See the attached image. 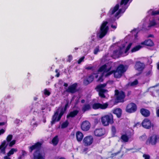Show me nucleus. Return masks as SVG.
Returning a JSON list of instances; mask_svg holds the SVG:
<instances>
[{
    "mask_svg": "<svg viewBox=\"0 0 159 159\" xmlns=\"http://www.w3.org/2000/svg\"><path fill=\"white\" fill-rule=\"evenodd\" d=\"M101 122L104 126H108L110 124L112 125L114 123L113 115L111 113H109L102 117Z\"/></svg>",
    "mask_w": 159,
    "mask_h": 159,
    "instance_id": "obj_2",
    "label": "nucleus"
},
{
    "mask_svg": "<svg viewBox=\"0 0 159 159\" xmlns=\"http://www.w3.org/2000/svg\"><path fill=\"white\" fill-rule=\"evenodd\" d=\"M5 132V130L3 129H0V135L3 134Z\"/></svg>",
    "mask_w": 159,
    "mask_h": 159,
    "instance_id": "obj_55",
    "label": "nucleus"
},
{
    "mask_svg": "<svg viewBox=\"0 0 159 159\" xmlns=\"http://www.w3.org/2000/svg\"><path fill=\"white\" fill-rule=\"evenodd\" d=\"M94 135L96 136L101 137L105 134V131L102 128L96 129L94 131Z\"/></svg>",
    "mask_w": 159,
    "mask_h": 159,
    "instance_id": "obj_14",
    "label": "nucleus"
},
{
    "mask_svg": "<svg viewBox=\"0 0 159 159\" xmlns=\"http://www.w3.org/2000/svg\"><path fill=\"white\" fill-rule=\"evenodd\" d=\"M151 73V71H149L147 73H146V75L147 76H148Z\"/></svg>",
    "mask_w": 159,
    "mask_h": 159,
    "instance_id": "obj_63",
    "label": "nucleus"
},
{
    "mask_svg": "<svg viewBox=\"0 0 159 159\" xmlns=\"http://www.w3.org/2000/svg\"><path fill=\"white\" fill-rule=\"evenodd\" d=\"M65 111L62 108L61 109L59 114L58 115V118L57 119V121H59L60 120L62 116H63V115L64 114V112Z\"/></svg>",
    "mask_w": 159,
    "mask_h": 159,
    "instance_id": "obj_32",
    "label": "nucleus"
},
{
    "mask_svg": "<svg viewBox=\"0 0 159 159\" xmlns=\"http://www.w3.org/2000/svg\"><path fill=\"white\" fill-rule=\"evenodd\" d=\"M69 100H66V103L65 105V107H64V109H63V110L65 111H66L67 108L69 107Z\"/></svg>",
    "mask_w": 159,
    "mask_h": 159,
    "instance_id": "obj_46",
    "label": "nucleus"
},
{
    "mask_svg": "<svg viewBox=\"0 0 159 159\" xmlns=\"http://www.w3.org/2000/svg\"><path fill=\"white\" fill-rule=\"evenodd\" d=\"M118 50H116L113 51V56L115 57H119L118 54Z\"/></svg>",
    "mask_w": 159,
    "mask_h": 159,
    "instance_id": "obj_41",
    "label": "nucleus"
},
{
    "mask_svg": "<svg viewBox=\"0 0 159 159\" xmlns=\"http://www.w3.org/2000/svg\"><path fill=\"white\" fill-rule=\"evenodd\" d=\"M120 139L125 142H128L129 139L128 136L126 134L122 135L121 136Z\"/></svg>",
    "mask_w": 159,
    "mask_h": 159,
    "instance_id": "obj_27",
    "label": "nucleus"
},
{
    "mask_svg": "<svg viewBox=\"0 0 159 159\" xmlns=\"http://www.w3.org/2000/svg\"><path fill=\"white\" fill-rule=\"evenodd\" d=\"M119 4H117L113 8H111L109 11L108 14L110 16L113 15L119 9Z\"/></svg>",
    "mask_w": 159,
    "mask_h": 159,
    "instance_id": "obj_18",
    "label": "nucleus"
},
{
    "mask_svg": "<svg viewBox=\"0 0 159 159\" xmlns=\"http://www.w3.org/2000/svg\"><path fill=\"white\" fill-rule=\"evenodd\" d=\"M107 72V74L105 75V76L106 77L108 76L109 75H111V74H113L114 77L116 78H117V77L116 76L115 74V73H116L115 70H113L110 71H108Z\"/></svg>",
    "mask_w": 159,
    "mask_h": 159,
    "instance_id": "obj_31",
    "label": "nucleus"
},
{
    "mask_svg": "<svg viewBox=\"0 0 159 159\" xmlns=\"http://www.w3.org/2000/svg\"><path fill=\"white\" fill-rule=\"evenodd\" d=\"M140 112L141 115L144 117H148L150 115V111L147 109L142 108L140 109Z\"/></svg>",
    "mask_w": 159,
    "mask_h": 159,
    "instance_id": "obj_15",
    "label": "nucleus"
},
{
    "mask_svg": "<svg viewBox=\"0 0 159 159\" xmlns=\"http://www.w3.org/2000/svg\"><path fill=\"white\" fill-rule=\"evenodd\" d=\"M52 142L54 145H57L59 142L57 136H56L54 137L52 139Z\"/></svg>",
    "mask_w": 159,
    "mask_h": 159,
    "instance_id": "obj_26",
    "label": "nucleus"
},
{
    "mask_svg": "<svg viewBox=\"0 0 159 159\" xmlns=\"http://www.w3.org/2000/svg\"><path fill=\"white\" fill-rule=\"evenodd\" d=\"M141 44L146 45L149 47H152L154 45L153 41L150 39L146 40L141 43Z\"/></svg>",
    "mask_w": 159,
    "mask_h": 159,
    "instance_id": "obj_16",
    "label": "nucleus"
},
{
    "mask_svg": "<svg viewBox=\"0 0 159 159\" xmlns=\"http://www.w3.org/2000/svg\"><path fill=\"white\" fill-rule=\"evenodd\" d=\"M44 94L45 95L49 96L51 94V93L47 89L44 90Z\"/></svg>",
    "mask_w": 159,
    "mask_h": 159,
    "instance_id": "obj_45",
    "label": "nucleus"
},
{
    "mask_svg": "<svg viewBox=\"0 0 159 159\" xmlns=\"http://www.w3.org/2000/svg\"><path fill=\"white\" fill-rule=\"evenodd\" d=\"M138 84V80L136 79L134 81L130 83V86H133L137 85Z\"/></svg>",
    "mask_w": 159,
    "mask_h": 159,
    "instance_id": "obj_39",
    "label": "nucleus"
},
{
    "mask_svg": "<svg viewBox=\"0 0 159 159\" xmlns=\"http://www.w3.org/2000/svg\"><path fill=\"white\" fill-rule=\"evenodd\" d=\"M116 130L115 127L114 126H112L111 127V132L112 135L114 136L116 133Z\"/></svg>",
    "mask_w": 159,
    "mask_h": 159,
    "instance_id": "obj_35",
    "label": "nucleus"
},
{
    "mask_svg": "<svg viewBox=\"0 0 159 159\" xmlns=\"http://www.w3.org/2000/svg\"><path fill=\"white\" fill-rule=\"evenodd\" d=\"M143 157L144 158V159H150V156L149 155L144 154L143 156Z\"/></svg>",
    "mask_w": 159,
    "mask_h": 159,
    "instance_id": "obj_52",
    "label": "nucleus"
},
{
    "mask_svg": "<svg viewBox=\"0 0 159 159\" xmlns=\"http://www.w3.org/2000/svg\"><path fill=\"white\" fill-rule=\"evenodd\" d=\"M85 69L88 70H91L92 71H94V70L95 67L94 66H89L86 67Z\"/></svg>",
    "mask_w": 159,
    "mask_h": 159,
    "instance_id": "obj_44",
    "label": "nucleus"
},
{
    "mask_svg": "<svg viewBox=\"0 0 159 159\" xmlns=\"http://www.w3.org/2000/svg\"><path fill=\"white\" fill-rule=\"evenodd\" d=\"M122 112V110L120 108H117L113 110V113L115 114L118 118H119L121 116Z\"/></svg>",
    "mask_w": 159,
    "mask_h": 159,
    "instance_id": "obj_22",
    "label": "nucleus"
},
{
    "mask_svg": "<svg viewBox=\"0 0 159 159\" xmlns=\"http://www.w3.org/2000/svg\"><path fill=\"white\" fill-rule=\"evenodd\" d=\"M115 95L116 96V103L123 102L125 97V93L123 91L119 92L118 90L116 89L115 91Z\"/></svg>",
    "mask_w": 159,
    "mask_h": 159,
    "instance_id": "obj_4",
    "label": "nucleus"
},
{
    "mask_svg": "<svg viewBox=\"0 0 159 159\" xmlns=\"http://www.w3.org/2000/svg\"><path fill=\"white\" fill-rule=\"evenodd\" d=\"M142 126L146 129H150L153 125L151 123L150 120L148 118H145L143 121L141 123Z\"/></svg>",
    "mask_w": 159,
    "mask_h": 159,
    "instance_id": "obj_10",
    "label": "nucleus"
},
{
    "mask_svg": "<svg viewBox=\"0 0 159 159\" xmlns=\"http://www.w3.org/2000/svg\"><path fill=\"white\" fill-rule=\"evenodd\" d=\"M145 67L144 64L143 63L141 62L140 61H137L134 66L135 69L140 72L143 71Z\"/></svg>",
    "mask_w": 159,
    "mask_h": 159,
    "instance_id": "obj_11",
    "label": "nucleus"
},
{
    "mask_svg": "<svg viewBox=\"0 0 159 159\" xmlns=\"http://www.w3.org/2000/svg\"><path fill=\"white\" fill-rule=\"evenodd\" d=\"M108 104L107 102H106L103 104L99 103H94L92 105V108L94 110H97L98 109H105L108 107Z\"/></svg>",
    "mask_w": 159,
    "mask_h": 159,
    "instance_id": "obj_8",
    "label": "nucleus"
},
{
    "mask_svg": "<svg viewBox=\"0 0 159 159\" xmlns=\"http://www.w3.org/2000/svg\"><path fill=\"white\" fill-rule=\"evenodd\" d=\"M142 47V46L140 45H137L131 49V52H135L139 50Z\"/></svg>",
    "mask_w": 159,
    "mask_h": 159,
    "instance_id": "obj_28",
    "label": "nucleus"
},
{
    "mask_svg": "<svg viewBox=\"0 0 159 159\" xmlns=\"http://www.w3.org/2000/svg\"><path fill=\"white\" fill-rule=\"evenodd\" d=\"M63 85L64 86H65V87H67L68 86V84H67L66 83H64L63 84Z\"/></svg>",
    "mask_w": 159,
    "mask_h": 159,
    "instance_id": "obj_64",
    "label": "nucleus"
},
{
    "mask_svg": "<svg viewBox=\"0 0 159 159\" xmlns=\"http://www.w3.org/2000/svg\"><path fill=\"white\" fill-rule=\"evenodd\" d=\"M79 112V111L75 110L70 111L66 116V118H68L70 117L73 118Z\"/></svg>",
    "mask_w": 159,
    "mask_h": 159,
    "instance_id": "obj_19",
    "label": "nucleus"
},
{
    "mask_svg": "<svg viewBox=\"0 0 159 159\" xmlns=\"http://www.w3.org/2000/svg\"><path fill=\"white\" fill-rule=\"evenodd\" d=\"M129 1V0H121L120 3V6L122 5H126Z\"/></svg>",
    "mask_w": 159,
    "mask_h": 159,
    "instance_id": "obj_36",
    "label": "nucleus"
},
{
    "mask_svg": "<svg viewBox=\"0 0 159 159\" xmlns=\"http://www.w3.org/2000/svg\"><path fill=\"white\" fill-rule=\"evenodd\" d=\"M111 67H110L109 68H108V69H107L106 68V71H105V72H108V71H110V70L111 69Z\"/></svg>",
    "mask_w": 159,
    "mask_h": 159,
    "instance_id": "obj_62",
    "label": "nucleus"
},
{
    "mask_svg": "<svg viewBox=\"0 0 159 159\" xmlns=\"http://www.w3.org/2000/svg\"><path fill=\"white\" fill-rule=\"evenodd\" d=\"M126 70L125 66L123 64H120L115 70L116 73L115 75L117 78H120L122 74Z\"/></svg>",
    "mask_w": 159,
    "mask_h": 159,
    "instance_id": "obj_5",
    "label": "nucleus"
},
{
    "mask_svg": "<svg viewBox=\"0 0 159 159\" xmlns=\"http://www.w3.org/2000/svg\"><path fill=\"white\" fill-rule=\"evenodd\" d=\"M137 110L136 105L133 102H131L128 104L125 108L126 111L129 113L135 112Z\"/></svg>",
    "mask_w": 159,
    "mask_h": 159,
    "instance_id": "obj_6",
    "label": "nucleus"
},
{
    "mask_svg": "<svg viewBox=\"0 0 159 159\" xmlns=\"http://www.w3.org/2000/svg\"><path fill=\"white\" fill-rule=\"evenodd\" d=\"M78 84L75 83L72 84L68 86V88L66 90V91L68 93L72 94L75 93L78 91L79 90L77 89Z\"/></svg>",
    "mask_w": 159,
    "mask_h": 159,
    "instance_id": "obj_9",
    "label": "nucleus"
},
{
    "mask_svg": "<svg viewBox=\"0 0 159 159\" xmlns=\"http://www.w3.org/2000/svg\"><path fill=\"white\" fill-rule=\"evenodd\" d=\"M95 37L94 35H92L91 38V40L92 41L95 42V39L94 38V37Z\"/></svg>",
    "mask_w": 159,
    "mask_h": 159,
    "instance_id": "obj_56",
    "label": "nucleus"
},
{
    "mask_svg": "<svg viewBox=\"0 0 159 159\" xmlns=\"http://www.w3.org/2000/svg\"><path fill=\"white\" fill-rule=\"evenodd\" d=\"M107 85V84L104 83L101 84L97 86L95 89H103V88H105Z\"/></svg>",
    "mask_w": 159,
    "mask_h": 159,
    "instance_id": "obj_33",
    "label": "nucleus"
},
{
    "mask_svg": "<svg viewBox=\"0 0 159 159\" xmlns=\"http://www.w3.org/2000/svg\"><path fill=\"white\" fill-rule=\"evenodd\" d=\"M107 68V66L106 64H104L101 66L98 69V71L100 72L104 71L105 72Z\"/></svg>",
    "mask_w": 159,
    "mask_h": 159,
    "instance_id": "obj_29",
    "label": "nucleus"
},
{
    "mask_svg": "<svg viewBox=\"0 0 159 159\" xmlns=\"http://www.w3.org/2000/svg\"><path fill=\"white\" fill-rule=\"evenodd\" d=\"M76 136L77 140L78 142L81 141L84 137L83 134L80 131H78L76 132Z\"/></svg>",
    "mask_w": 159,
    "mask_h": 159,
    "instance_id": "obj_23",
    "label": "nucleus"
},
{
    "mask_svg": "<svg viewBox=\"0 0 159 159\" xmlns=\"http://www.w3.org/2000/svg\"><path fill=\"white\" fill-rule=\"evenodd\" d=\"M89 81H91V83L94 80V77L92 75H90L87 78Z\"/></svg>",
    "mask_w": 159,
    "mask_h": 159,
    "instance_id": "obj_49",
    "label": "nucleus"
},
{
    "mask_svg": "<svg viewBox=\"0 0 159 159\" xmlns=\"http://www.w3.org/2000/svg\"><path fill=\"white\" fill-rule=\"evenodd\" d=\"M97 91H98L99 96L101 98H105L106 96L104 93L107 92V90L106 89H96Z\"/></svg>",
    "mask_w": 159,
    "mask_h": 159,
    "instance_id": "obj_21",
    "label": "nucleus"
},
{
    "mask_svg": "<svg viewBox=\"0 0 159 159\" xmlns=\"http://www.w3.org/2000/svg\"><path fill=\"white\" fill-rule=\"evenodd\" d=\"M27 154V153L26 151L24 150H22V156L24 157Z\"/></svg>",
    "mask_w": 159,
    "mask_h": 159,
    "instance_id": "obj_54",
    "label": "nucleus"
},
{
    "mask_svg": "<svg viewBox=\"0 0 159 159\" xmlns=\"http://www.w3.org/2000/svg\"><path fill=\"white\" fill-rule=\"evenodd\" d=\"M8 145V143L6 144V140H4L0 145V150L1 152L3 154H5L6 153L5 150Z\"/></svg>",
    "mask_w": 159,
    "mask_h": 159,
    "instance_id": "obj_17",
    "label": "nucleus"
},
{
    "mask_svg": "<svg viewBox=\"0 0 159 159\" xmlns=\"http://www.w3.org/2000/svg\"><path fill=\"white\" fill-rule=\"evenodd\" d=\"M13 136L11 134L8 135L6 138V140L8 142H9L11 141L12 139Z\"/></svg>",
    "mask_w": 159,
    "mask_h": 159,
    "instance_id": "obj_42",
    "label": "nucleus"
},
{
    "mask_svg": "<svg viewBox=\"0 0 159 159\" xmlns=\"http://www.w3.org/2000/svg\"><path fill=\"white\" fill-rule=\"evenodd\" d=\"M121 152V151L120 150L116 152L113 153L111 154V157L112 158L116 156L118 154L120 153Z\"/></svg>",
    "mask_w": 159,
    "mask_h": 159,
    "instance_id": "obj_47",
    "label": "nucleus"
},
{
    "mask_svg": "<svg viewBox=\"0 0 159 159\" xmlns=\"http://www.w3.org/2000/svg\"><path fill=\"white\" fill-rule=\"evenodd\" d=\"M91 109V105L89 104H84L82 108V110L83 112H85L87 111L90 110Z\"/></svg>",
    "mask_w": 159,
    "mask_h": 159,
    "instance_id": "obj_24",
    "label": "nucleus"
},
{
    "mask_svg": "<svg viewBox=\"0 0 159 159\" xmlns=\"http://www.w3.org/2000/svg\"><path fill=\"white\" fill-rule=\"evenodd\" d=\"M108 22L107 21H104L100 27V34L99 35L100 39H102L107 33L109 30V27L107 25Z\"/></svg>",
    "mask_w": 159,
    "mask_h": 159,
    "instance_id": "obj_3",
    "label": "nucleus"
},
{
    "mask_svg": "<svg viewBox=\"0 0 159 159\" xmlns=\"http://www.w3.org/2000/svg\"><path fill=\"white\" fill-rule=\"evenodd\" d=\"M69 122L67 120H66L64 122H63L61 125V128L64 129L67 127L69 125Z\"/></svg>",
    "mask_w": 159,
    "mask_h": 159,
    "instance_id": "obj_34",
    "label": "nucleus"
},
{
    "mask_svg": "<svg viewBox=\"0 0 159 159\" xmlns=\"http://www.w3.org/2000/svg\"><path fill=\"white\" fill-rule=\"evenodd\" d=\"M69 60L70 61L72 59V57L71 55H70L68 56Z\"/></svg>",
    "mask_w": 159,
    "mask_h": 159,
    "instance_id": "obj_59",
    "label": "nucleus"
},
{
    "mask_svg": "<svg viewBox=\"0 0 159 159\" xmlns=\"http://www.w3.org/2000/svg\"><path fill=\"white\" fill-rule=\"evenodd\" d=\"M16 140H13L12 141H11L10 142V143L9 144V146L10 147H12L13 145H14L16 143Z\"/></svg>",
    "mask_w": 159,
    "mask_h": 159,
    "instance_id": "obj_48",
    "label": "nucleus"
},
{
    "mask_svg": "<svg viewBox=\"0 0 159 159\" xmlns=\"http://www.w3.org/2000/svg\"><path fill=\"white\" fill-rule=\"evenodd\" d=\"M93 141V138L91 136H87L84 138L83 142L85 146L91 145Z\"/></svg>",
    "mask_w": 159,
    "mask_h": 159,
    "instance_id": "obj_13",
    "label": "nucleus"
},
{
    "mask_svg": "<svg viewBox=\"0 0 159 159\" xmlns=\"http://www.w3.org/2000/svg\"><path fill=\"white\" fill-rule=\"evenodd\" d=\"M103 80L102 78V76L101 75L100 76L97 80V81L100 82H102Z\"/></svg>",
    "mask_w": 159,
    "mask_h": 159,
    "instance_id": "obj_53",
    "label": "nucleus"
},
{
    "mask_svg": "<svg viewBox=\"0 0 159 159\" xmlns=\"http://www.w3.org/2000/svg\"><path fill=\"white\" fill-rule=\"evenodd\" d=\"M91 83V81H89L87 79H84L83 81V83L85 85H87Z\"/></svg>",
    "mask_w": 159,
    "mask_h": 159,
    "instance_id": "obj_43",
    "label": "nucleus"
},
{
    "mask_svg": "<svg viewBox=\"0 0 159 159\" xmlns=\"http://www.w3.org/2000/svg\"><path fill=\"white\" fill-rule=\"evenodd\" d=\"M91 125L90 122L88 120H85L83 122L81 125V128L82 130L86 131L89 130Z\"/></svg>",
    "mask_w": 159,
    "mask_h": 159,
    "instance_id": "obj_12",
    "label": "nucleus"
},
{
    "mask_svg": "<svg viewBox=\"0 0 159 159\" xmlns=\"http://www.w3.org/2000/svg\"><path fill=\"white\" fill-rule=\"evenodd\" d=\"M127 8V7H123L121 8H120L118 11L115 14V17L117 16L121 13H124Z\"/></svg>",
    "mask_w": 159,
    "mask_h": 159,
    "instance_id": "obj_25",
    "label": "nucleus"
},
{
    "mask_svg": "<svg viewBox=\"0 0 159 159\" xmlns=\"http://www.w3.org/2000/svg\"><path fill=\"white\" fill-rule=\"evenodd\" d=\"M159 14V10L158 11H153L151 13V15L152 16H155Z\"/></svg>",
    "mask_w": 159,
    "mask_h": 159,
    "instance_id": "obj_50",
    "label": "nucleus"
},
{
    "mask_svg": "<svg viewBox=\"0 0 159 159\" xmlns=\"http://www.w3.org/2000/svg\"><path fill=\"white\" fill-rule=\"evenodd\" d=\"M99 46H96L94 50L93 53L94 54H97L100 51L99 50Z\"/></svg>",
    "mask_w": 159,
    "mask_h": 159,
    "instance_id": "obj_38",
    "label": "nucleus"
},
{
    "mask_svg": "<svg viewBox=\"0 0 159 159\" xmlns=\"http://www.w3.org/2000/svg\"><path fill=\"white\" fill-rule=\"evenodd\" d=\"M59 112L58 111H56L54 114L52 116V120L51 121V125H52L55 124L56 122L57 121V119L58 116Z\"/></svg>",
    "mask_w": 159,
    "mask_h": 159,
    "instance_id": "obj_20",
    "label": "nucleus"
},
{
    "mask_svg": "<svg viewBox=\"0 0 159 159\" xmlns=\"http://www.w3.org/2000/svg\"><path fill=\"white\" fill-rule=\"evenodd\" d=\"M42 145V143L38 142L28 147L29 151L30 153H32L33 151L35 150L33 154L32 159H44V156L40 152Z\"/></svg>",
    "mask_w": 159,
    "mask_h": 159,
    "instance_id": "obj_1",
    "label": "nucleus"
},
{
    "mask_svg": "<svg viewBox=\"0 0 159 159\" xmlns=\"http://www.w3.org/2000/svg\"><path fill=\"white\" fill-rule=\"evenodd\" d=\"M132 43H129L128 45L127 46L126 48L125 51V53H126L130 49L131 47L132 46Z\"/></svg>",
    "mask_w": 159,
    "mask_h": 159,
    "instance_id": "obj_37",
    "label": "nucleus"
},
{
    "mask_svg": "<svg viewBox=\"0 0 159 159\" xmlns=\"http://www.w3.org/2000/svg\"><path fill=\"white\" fill-rule=\"evenodd\" d=\"M9 156H8V155L5 156L4 157V159H11V158L9 157Z\"/></svg>",
    "mask_w": 159,
    "mask_h": 159,
    "instance_id": "obj_60",
    "label": "nucleus"
},
{
    "mask_svg": "<svg viewBox=\"0 0 159 159\" xmlns=\"http://www.w3.org/2000/svg\"><path fill=\"white\" fill-rule=\"evenodd\" d=\"M111 27L112 28H113V29H116L117 27L115 25H111Z\"/></svg>",
    "mask_w": 159,
    "mask_h": 159,
    "instance_id": "obj_61",
    "label": "nucleus"
},
{
    "mask_svg": "<svg viewBox=\"0 0 159 159\" xmlns=\"http://www.w3.org/2000/svg\"><path fill=\"white\" fill-rule=\"evenodd\" d=\"M156 25V23L154 20H152L149 23V25L148 26V27H151L155 26Z\"/></svg>",
    "mask_w": 159,
    "mask_h": 159,
    "instance_id": "obj_40",
    "label": "nucleus"
},
{
    "mask_svg": "<svg viewBox=\"0 0 159 159\" xmlns=\"http://www.w3.org/2000/svg\"><path fill=\"white\" fill-rule=\"evenodd\" d=\"M159 139V137L156 135H152L148 139L146 140V144L147 145H155L157 143V140Z\"/></svg>",
    "mask_w": 159,
    "mask_h": 159,
    "instance_id": "obj_7",
    "label": "nucleus"
},
{
    "mask_svg": "<svg viewBox=\"0 0 159 159\" xmlns=\"http://www.w3.org/2000/svg\"><path fill=\"white\" fill-rule=\"evenodd\" d=\"M17 151L16 148H11V150L7 153V155L8 156H10L11 155H13L14 152H16Z\"/></svg>",
    "mask_w": 159,
    "mask_h": 159,
    "instance_id": "obj_30",
    "label": "nucleus"
},
{
    "mask_svg": "<svg viewBox=\"0 0 159 159\" xmlns=\"http://www.w3.org/2000/svg\"><path fill=\"white\" fill-rule=\"evenodd\" d=\"M84 56L80 58L78 61V63L79 64H80L82 61H83L84 60Z\"/></svg>",
    "mask_w": 159,
    "mask_h": 159,
    "instance_id": "obj_51",
    "label": "nucleus"
},
{
    "mask_svg": "<svg viewBox=\"0 0 159 159\" xmlns=\"http://www.w3.org/2000/svg\"><path fill=\"white\" fill-rule=\"evenodd\" d=\"M156 113L157 116L159 117V108L156 110Z\"/></svg>",
    "mask_w": 159,
    "mask_h": 159,
    "instance_id": "obj_58",
    "label": "nucleus"
},
{
    "mask_svg": "<svg viewBox=\"0 0 159 159\" xmlns=\"http://www.w3.org/2000/svg\"><path fill=\"white\" fill-rule=\"evenodd\" d=\"M118 54L119 55H120L122 54V52L121 51V48H120L119 50H118Z\"/></svg>",
    "mask_w": 159,
    "mask_h": 159,
    "instance_id": "obj_57",
    "label": "nucleus"
}]
</instances>
